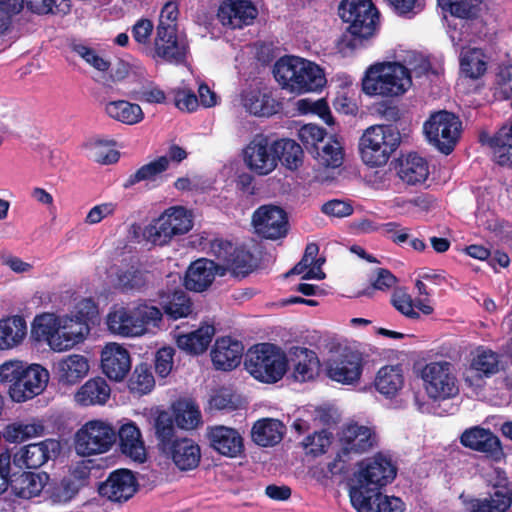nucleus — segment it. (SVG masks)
<instances>
[{
    "instance_id": "obj_1",
    "label": "nucleus",
    "mask_w": 512,
    "mask_h": 512,
    "mask_svg": "<svg viewBox=\"0 0 512 512\" xmlns=\"http://www.w3.org/2000/svg\"><path fill=\"white\" fill-rule=\"evenodd\" d=\"M338 14L347 25L338 41L340 51H354L366 46L375 35L379 13L371 0H343Z\"/></svg>"
},
{
    "instance_id": "obj_2",
    "label": "nucleus",
    "mask_w": 512,
    "mask_h": 512,
    "mask_svg": "<svg viewBox=\"0 0 512 512\" xmlns=\"http://www.w3.org/2000/svg\"><path fill=\"white\" fill-rule=\"evenodd\" d=\"M49 380L48 371L39 364L9 361L0 366V381L9 385L15 402H25L41 394Z\"/></svg>"
},
{
    "instance_id": "obj_3",
    "label": "nucleus",
    "mask_w": 512,
    "mask_h": 512,
    "mask_svg": "<svg viewBox=\"0 0 512 512\" xmlns=\"http://www.w3.org/2000/svg\"><path fill=\"white\" fill-rule=\"evenodd\" d=\"M273 74L282 88L298 94L318 91L326 83L323 70L317 64L296 56L278 59Z\"/></svg>"
},
{
    "instance_id": "obj_4",
    "label": "nucleus",
    "mask_w": 512,
    "mask_h": 512,
    "mask_svg": "<svg viewBox=\"0 0 512 512\" xmlns=\"http://www.w3.org/2000/svg\"><path fill=\"white\" fill-rule=\"evenodd\" d=\"M411 85V71L399 62L375 63L362 79V91L366 95L384 98L401 96Z\"/></svg>"
},
{
    "instance_id": "obj_5",
    "label": "nucleus",
    "mask_w": 512,
    "mask_h": 512,
    "mask_svg": "<svg viewBox=\"0 0 512 512\" xmlns=\"http://www.w3.org/2000/svg\"><path fill=\"white\" fill-rule=\"evenodd\" d=\"M245 369L259 382L274 384L280 381L289 367L286 353L272 343H259L248 349Z\"/></svg>"
},
{
    "instance_id": "obj_6",
    "label": "nucleus",
    "mask_w": 512,
    "mask_h": 512,
    "mask_svg": "<svg viewBox=\"0 0 512 512\" xmlns=\"http://www.w3.org/2000/svg\"><path fill=\"white\" fill-rule=\"evenodd\" d=\"M357 466L356 484L350 489V499L382 491L394 481L398 472L396 463L382 452L362 459Z\"/></svg>"
},
{
    "instance_id": "obj_7",
    "label": "nucleus",
    "mask_w": 512,
    "mask_h": 512,
    "mask_svg": "<svg viewBox=\"0 0 512 512\" xmlns=\"http://www.w3.org/2000/svg\"><path fill=\"white\" fill-rule=\"evenodd\" d=\"M400 143L401 135L395 125L371 126L360 138L361 158L370 167H381L389 161Z\"/></svg>"
},
{
    "instance_id": "obj_8",
    "label": "nucleus",
    "mask_w": 512,
    "mask_h": 512,
    "mask_svg": "<svg viewBox=\"0 0 512 512\" xmlns=\"http://www.w3.org/2000/svg\"><path fill=\"white\" fill-rule=\"evenodd\" d=\"M339 442L340 450L327 464L328 471L333 475L345 472L352 455L365 453L377 446V435L372 428L354 422L342 429Z\"/></svg>"
},
{
    "instance_id": "obj_9",
    "label": "nucleus",
    "mask_w": 512,
    "mask_h": 512,
    "mask_svg": "<svg viewBox=\"0 0 512 512\" xmlns=\"http://www.w3.org/2000/svg\"><path fill=\"white\" fill-rule=\"evenodd\" d=\"M427 142L444 155H450L461 138L462 122L453 112L439 110L423 124Z\"/></svg>"
},
{
    "instance_id": "obj_10",
    "label": "nucleus",
    "mask_w": 512,
    "mask_h": 512,
    "mask_svg": "<svg viewBox=\"0 0 512 512\" xmlns=\"http://www.w3.org/2000/svg\"><path fill=\"white\" fill-rule=\"evenodd\" d=\"M193 227V216L182 206H172L144 230V236L154 245L168 244L173 237L188 233Z\"/></svg>"
},
{
    "instance_id": "obj_11",
    "label": "nucleus",
    "mask_w": 512,
    "mask_h": 512,
    "mask_svg": "<svg viewBox=\"0 0 512 512\" xmlns=\"http://www.w3.org/2000/svg\"><path fill=\"white\" fill-rule=\"evenodd\" d=\"M116 439V430L112 425L102 420H91L76 432L74 447L81 456L103 454L111 449Z\"/></svg>"
},
{
    "instance_id": "obj_12",
    "label": "nucleus",
    "mask_w": 512,
    "mask_h": 512,
    "mask_svg": "<svg viewBox=\"0 0 512 512\" xmlns=\"http://www.w3.org/2000/svg\"><path fill=\"white\" fill-rule=\"evenodd\" d=\"M421 378L430 399L447 400L459 394L458 380L450 362L427 363L421 370Z\"/></svg>"
},
{
    "instance_id": "obj_13",
    "label": "nucleus",
    "mask_w": 512,
    "mask_h": 512,
    "mask_svg": "<svg viewBox=\"0 0 512 512\" xmlns=\"http://www.w3.org/2000/svg\"><path fill=\"white\" fill-rule=\"evenodd\" d=\"M275 141L263 134H256L243 150L246 166L256 175L266 176L278 166Z\"/></svg>"
},
{
    "instance_id": "obj_14",
    "label": "nucleus",
    "mask_w": 512,
    "mask_h": 512,
    "mask_svg": "<svg viewBox=\"0 0 512 512\" xmlns=\"http://www.w3.org/2000/svg\"><path fill=\"white\" fill-rule=\"evenodd\" d=\"M255 231L264 239L277 240L285 237L289 231L286 211L275 205H262L252 215Z\"/></svg>"
},
{
    "instance_id": "obj_15",
    "label": "nucleus",
    "mask_w": 512,
    "mask_h": 512,
    "mask_svg": "<svg viewBox=\"0 0 512 512\" xmlns=\"http://www.w3.org/2000/svg\"><path fill=\"white\" fill-rule=\"evenodd\" d=\"M188 45L178 39L175 24H158L153 58L180 65L186 61Z\"/></svg>"
},
{
    "instance_id": "obj_16",
    "label": "nucleus",
    "mask_w": 512,
    "mask_h": 512,
    "mask_svg": "<svg viewBox=\"0 0 512 512\" xmlns=\"http://www.w3.org/2000/svg\"><path fill=\"white\" fill-rule=\"evenodd\" d=\"M363 362L361 352L346 347L336 358L328 362L327 375L339 383H356L362 375Z\"/></svg>"
},
{
    "instance_id": "obj_17",
    "label": "nucleus",
    "mask_w": 512,
    "mask_h": 512,
    "mask_svg": "<svg viewBox=\"0 0 512 512\" xmlns=\"http://www.w3.org/2000/svg\"><path fill=\"white\" fill-rule=\"evenodd\" d=\"M211 252L226 269L237 276L244 277L252 271L253 255L242 247L229 241L215 240L211 243Z\"/></svg>"
},
{
    "instance_id": "obj_18",
    "label": "nucleus",
    "mask_w": 512,
    "mask_h": 512,
    "mask_svg": "<svg viewBox=\"0 0 512 512\" xmlns=\"http://www.w3.org/2000/svg\"><path fill=\"white\" fill-rule=\"evenodd\" d=\"M206 437L210 447L222 456L237 458L244 453V439L235 428L224 425L208 426Z\"/></svg>"
},
{
    "instance_id": "obj_19",
    "label": "nucleus",
    "mask_w": 512,
    "mask_h": 512,
    "mask_svg": "<svg viewBox=\"0 0 512 512\" xmlns=\"http://www.w3.org/2000/svg\"><path fill=\"white\" fill-rule=\"evenodd\" d=\"M138 483L128 469H117L111 472L106 481L100 483L98 492L113 502H125L137 491Z\"/></svg>"
},
{
    "instance_id": "obj_20",
    "label": "nucleus",
    "mask_w": 512,
    "mask_h": 512,
    "mask_svg": "<svg viewBox=\"0 0 512 512\" xmlns=\"http://www.w3.org/2000/svg\"><path fill=\"white\" fill-rule=\"evenodd\" d=\"M59 449L58 441L46 439L21 447L11 458L13 459V464L20 469H38L44 465L52 455H55Z\"/></svg>"
},
{
    "instance_id": "obj_21",
    "label": "nucleus",
    "mask_w": 512,
    "mask_h": 512,
    "mask_svg": "<svg viewBox=\"0 0 512 512\" xmlns=\"http://www.w3.org/2000/svg\"><path fill=\"white\" fill-rule=\"evenodd\" d=\"M258 11L251 0H227L218 9V19L231 29L242 28L253 23Z\"/></svg>"
},
{
    "instance_id": "obj_22",
    "label": "nucleus",
    "mask_w": 512,
    "mask_h": 512,
    "mask_svg": "<svg viewBox=\"0 0 512 512\" xmlns=\"http://www.w3.org/2000/svg\"><path fill=\"white\" fill-rule=\"evenodd\" d=\"M162 453L171 459L180 471L194 470L201 461L200 446L193 439L187 437L174 439V442Z\"/></svg>"
},
{
    "instance_id": "obj_23",
    "label": "nucleus",
    "mask_w": 512,
    "mask_h": 512,
    "mask_svg": "<svg viewBox=\"0 0 512 512\" xmlns=\"http://www.w3.org/2000/svg\"><path fill=\"white\" fill-rule=\"evenodd\" d=\"M101 368L110 380L122 381L131 368L128 350L117 343L107 344L101 353Z\"/></svg>"
},
{
    "instance_id": "obj_24",
    "label": "nucleus",
    "mask_w": 512,
    "mask_h": 512,
    "mask_svg": "<svg viewBox=\"0 0 512 512\" xmlns=\"http://www.w3.org/2000/svg\"><path fill=\"white\" fill-rule=\"evenodd\" d=\"M215 334V327L211 324H203L190 332H183L176 329L173 338L176 346L188 355H200L204 353Z\"/></svg>"
},
{
    "instance_id": "obj_25",
    "label": "nucleus",
    "mask_w": 512,
    "mask_h": 512,
    "mask_svg": "<svg viewBox=\"0 0 512 512\" xmlns=\"http://www.w3.org/2000/svg\"><path fill=\"white\" fill-rule=\"evenodd\" d=\"M244 352L241 341L230 336L218 338L211 350V360L217 370L230 371L240 363Z\"/></svg>"
},
{
    "instance_id": "obj_26",
    "label": "nucleus",
    "mask_w": 512,
    "mask_h": 512,
    "mask_svg": "<svg viewBox=\"0 0 512 512\" xmlns=\"http://www.w3.org/2000/svg\"><path fill=\"white\" fill-rule=\"evenodd\" d=\"M8 487L12 493L22 499H31L38 496L48 483L50 476L46 472H27L20 474L9 473Z\"/></svg>"
},
{
    "instance_id": "obj_27",
    "label": "nucleus",
    "mask_w": 512,
    "mask_h": 512,
    "mask_svg": "<svg viewBox=\"0 0 512 512\" xmlns=\"http://www.w3.org/2000/svg\"><path fill=\"white\" fill-rule=\"evenodd\" d=\"M350 500L358 512H404L405 510V504L399 497L385 495L382 491L358 495Z\"/></svg>"
},
{
    "instance_id": "obj_28",
    "label": "nucleus",
    "mask_w": 512,
    "mask_h": 512,
    "mask_svg": "<svg viewBox=\"0 0 512 512\" xmlns=\"http://www.w3.org/2000/svg\"><path fill=\"white\" fill-rule=\"evenodd\" d=\"M501 369V355L484 346L477 347L470 354L468 371L476 380L491 378Z\"/></svg>"
},
{
    "instance_id": "obj_29",
    "label": "nucleus",
    "mask_w": 512,
    "mask_h": 512,
    "mask_svg": "<svg viewBox=\"0 0 512 512\" xmlns=\"http://www.w3.org/2000/svg\"><path fill=\"white\" fill-rule=\"evenodd\" d=\"M460 441L463 446L490 456L498 455L502 449L499 438L490 429L478 426L465 430Z\"/></svg>"
},
{
    "instance_id": "obj_30",
    "label": "nucleus",
    "mask_w": 512,
    "mask_h": 512,
    "mask_svg": "<svg viewBox=\"0 0 512 512\" xmlns=\"http://www.w3.org/2000/svg\"><path fill=\"white\" fill-rule=\"evenodd\" d=\"M31 335L36 341H44L52 350L61 352L60 319L54 314L36 316Z\"/></svg>"
},
{
    "instance_id": "obj_31",
    "label": "nucleus",
    "mask_w": 512,
    "mask_h": 512,
    "mask_svg": "<svg viewBox=\"0 0 512 512\" xmlns=\"http://www.w3.org/2000/svg\"><path fill=\"white\" fill-rule=\"evenodd\" d=\"M216 264L214 261L201 258L189 266L184 285L186 289L194 292H203L215 279Z\"/></svg>"
},
{
    "instance_id": "obj_32",
    "label": "nucleus",
    "mask_w": 512,
    "mask_h": 512,
    "mask_svg": "<svg viewBox=\"0 0 512 512\" xmlns=\"http://www.w3.org/2000/svg\"><path fill=\"white\" fill-rule=\"evenodd\" d=\"M242 104L246 111L258 117H270L280 108V104L273 98L270 91L258 88L244 91Z\"/></svg>"
},
{
    "instance_id": "obj_33",
    "label": "nucleus",
    "mask_w": 512,
    "mask_h": 512,
    "mask_svg": "<svg viewBox=\"0 0 512 512\" xmlns=\"http://www.w3.org/2000/svg\"><path fill=\"white\" fill-rule=\"evenodd\" d=\"M290 355L294 366V379L299 382H307L314 379L320 367L317 354L306 347H293Z\"/></svg>"
},
{
    "instance_id": "obj_34",
    "label": "nucleus",
    "mask_w": 512,
    "mask_h": 512,
    "mask_svg": "<svg viewBox=\"0 0 512 512\" xmlns=\"http://www.w3.org/2000/svg\"><path fill=\"white\" fill-rule=\"evenodd\" d=\"M285 431L286 427L280 420L263 418L253 424L251 438L261 447H272L281 442Z\"/></svg>"
},
{
    "instance_id": "obj_35",
    "label": "nucleus",
    "mask_w": 512,
    "mask_h": 512,
    "mask_svg": "<svg viewBox=\"0 0 512 512\" xmlns=\"http://www.w3.org/2000/svg\"><path fill=\"white\" fill-rule=\"evenodd\" d=\"M111 388L102 377L87 380L76 392L75 401L81 406L104 405L110 398Z\"/></svg>"
},
{
    "instance_id": "obj_36",
    "label": "nucleus",
    "mask_w": 512,
    "mask_h": 512,
    "mask_svg": "<svg viewBox=\"0 0 512 512\" xmlns=\"http://www.w3.org/2000/svg\"><path fill=\"white\" fill-rule=\"evenodd\" d=\"M397 174L408 185L421 184L428 178V163L417 153H409L399 159Z\"/></svg>"
},
{
    "instance_id": "obj_37",
    "label": "nucleus",
    "mask_w": 512,
    "mask_h": 512,
    "mask_svg": "<svg viewBox=\"0 0 512 512\" xmlns=\"http://www.w3.org/2000/svg\"><path fill=\"white\" fill-rule=\"evenodd\" d=\"M119 437V445L121 452L131 459L144 462L146 459V451L141 438V432L135 423L130 422L124 424L116 433Z\"/></svg>"
},
{
    "instance_id": "obj_38",
    "label": "nucleus",
    "mask_w": 512,
    "mask_h": 512,
    "mask_svg": "<svg viewBox=\"0 0 512 512\" xmlns=\"http://www.w3.org/2000/svg\"><path fill=\"white\" fill-rule=\"evenodd\" d=\"M374 385L376 390L386 398H394L404 386L402 366L386 365L377 372Z\"/></svg>"
},
{
    "instance_id": "obj_39",
    "label": "nucleus",
    "mask_w": 512,
    "mask_h": 512,
    "mask_svg": "<svg viewBox=\"0 0 512 512\" xmlns=\"http://www.w3.org/2000/svg\"><path fill=\"white\" fill-rule=\"evenodd\" d=\"M136 322L133 309L125 307H114L106 316L108 330L123 337L137 336L139 325H136Z\"/></svg>"
},
{
    "instance_id": "obj_40",
    "label": "nucleus",
    "mask_w": 512,
    "mask_h": 512,
    "mask_svg": "<svg viewBox=\"0 0 512 512\" xmlns=\"http://www.w3.org/2000/svg\"><path fill=\"white\" fill-rule=\"evenodd\" d=\"M27 333L26 321L22 316H9L0 319V350L18 346Z\"/></svg>"
},
{
    "instance_id": "obj_41",
    "label": "nucleus",
    "mask_w": 512,
    "mask_h": 512,
    "mask_svg": "<svg viewBox=\"0 0 512 512\" xmlns=\"http://www.w3.org/2000/svg\"><path fill=\"white\" fill-rule=\"evenodd\" d=\"M90 332V325L75 316L60 319L61 352L84 341Z\"/></svg>"
},
{
    "instance_id": "obj_42",
    "label": "nucleus",
    "mask_w": 512,
    "mask_h": 512,
    "mask_svg": "<svg viewBox=\"0 0 512 512\" xmlns=\"http://www.w3.org/2000/svg\"><path fill=\"white\" fill-rule=\"evenodd\" d=\"M104 110L113 120L127 125L137 124L144 118L140 105L126 100L109 101L105 104Z\"/></svg>"
},
{
    "instance_id": "obj_43",
    "label": "nucleus",
    "mask_w": 512,
    "mask_h": 512,
    "mask_svg": "<svg viewBox=\"0 0 512 512\" xmlns=\"http://www.w3.org/2000/svg\"><path fill=\"white\" fill-rule=\"evenodd\" d=\"M148 284L147 273L135 266L118 269L114 286L122 293L143 291Z\"/></svg>"
},
{
    "instance_id": "obj_44",
    "label": "nucleus",
    "mask_w": 512,
    "mask_h": 512,
    "mask_svg": "<svg viewBox=\"0 0 512 512\" xmlns=\"http://www.w3.org/2000/svg\"><path fill=\"white\" fill-rule=\"evenodd\" d=\"M89 371L88 360L82 355H69L58 364L59 381L75 384Z\"/></svg>"
},
{
    "instance_id": "obj_45",
    "label": "nucleus",
    "mask_w": 512,
    "mask_h": 512,
    "mask_svg": "<svg viewBox=\"0 0 512 512\" xmlns=\"http://www.w3.org/2000/svg\"><path fill=\"white\" fill-rule=\"evenodd\" d=\"M512 504V497L502 491H495L489 498H473L465 503L466 512H506Z\"/></svg>"
},
{
    "instance_id": "obj_46",
    "label": "nucleus",
    "mask_w": 512,
    "mask_h": 512,
    "mask_svg": "<svg viewBox=\"0 0 512 512\" xmlns=\"http://www.w3.org/2000/svg\"><path fill=\"white\" fill-rule=\"evenodd\" d=\"M460 70L465 77L476 80L487 71L486 55L481 48H469L461 54Z\"/></svg>"
},
{
    "instance_id": "obj_47",
    "label": "nucleus",
    "mask_w": 512,
    "mask_h": 512,
    "mask_svg": "<svg viewBox=\"0 0 512 512\" xmlns=\"http://www.w3.org/2000/svg\"><path fill=\"white\" fill-rule=\"evenodd\" d=\"M193 311L189 295L182 289L175 290L167 301L163 302V313L172 320L188 317Z\"/></svg>"
},
{
    "instance_id": "obj_48",
    "label": "nucleus",
    "mask_w": 512,
    "mask_h": 512,
    "mask_svg": "<svg viewBox=\"0 0 512 512\" xmlns=\"http://www.w3.org/2000/svg\"><path fill=\"white\" fill-rule=\"evenodd\" d=\"M276 154L279 156L278 162L289 170L298 169L303 162L302 147L292 139L275 140Z\"/></svg>"
},
{
    "instance_id": "obj_49",
    "label": "nucleus",
    "mask_w": 512,
    "mask_h": 512,
    "mask_svg": "<svg viewBox=\"0 0 512 512\" xmlns=\"http://www.w3.org/2000/svg\"><path fill=\"white\" fill-rule=\"evenodd\" d=\"M175 423V418L167 411H160L154 418V433L161 452L177 438L175 437Z\"/></svg>"
},
{
    "instance_id": "obj_50",
    "label": "nucleus",
    "mask_w": 512,
    "mask_h": 512,
    "mask_svg": "<svg viewBox=\"0 0 512 512\" xmlns=\"http://www.w3.org/2000/svg\"><path fill=\"white\" fill-rule=\"evenodd\" d=\"M155 386L152 367L148 363L136 365L128 380V388L131 393L140 396L148 394Z\"/></svg>"
},
{
    "instance_id": "obj_51",
    "label": "nucleus",
    "mask_w": 512,
    "mask_h": 512,
    "mask_svg": "<svg viewBox=\"0 0 512 512\" xmlns=\"http://www.w3.org/2000/svg\"><path fill=\"white\" fill-rule=\"evenodd\" d=\"M168 167L169 160L167 156H160L141 166L135 173L131 174L123 184V187L130 188L141 181L155 180L156 177L165 172Z\"/></svg>"
},
{
    "instance_id": "obj_52",
    "label": "nucleus",
    "mask_w": 512,
    "mask_h": 512,
    "mask_svg": "<svg viewBox=\"0 0 512 512\" xmlns=\"http://www.w3.org/2000/svg\"><path fill=\"white\" fill-rule=\"evenodd\" d=\"M315 158L325 167L337 168L343 162V148L334 136H329L313 153Z\"/></svg>"
},
{
    "instance_id": "obj_53",
    "label": "nucleus",
    "mask_w": 512,
    "mask_h": 512,
    "mask_svg": "<svg viewBox=\"0 0 512 512\" xmlns=\"http://www.w3.org/2000/svg\"><path fill=\"white\" fill-rule=\"evenodd\" d=\"M133 312L136 325H139L137 336L144 334L148 326L159 327L162 322L163 312L155 306L140 303L133 308Z\"/></svg>"
},
{
    "instance_id": "obj_54",
    "label": "nucleus",
    "mask_w": 512,
    "mask_h": 512,
    "mask_svg": "<svg viewBox=\"0 0 512 512\" xmlns=\"http://www.w3.org/2000/svg\"><path fill=\"white\" fill-rule=\"evenodd\" d=\"M298 137L306 150L313 154L329 136L325 128L309 123L299 129Z\"/></svg>"
},
{
    "instance_id": "obj_55",
    "label": "nucleus",
    "mask_w": 512,
    "mask_h": 512,
    "mask_svg": "<svg viewBox=\"0 0 512 512\" xmlns=\"http://www.w3.org/2000/svg\"><path fill=\"white\" fill-rule=\"evenodd\" d=\"M70 47L72 52L77 54L94 69L100 72H106L109 70L111 66L110 61L102 57L96 49L82 43H72Z\"/></svg>"
},
{
    "instance_id": "obj_56",
    "label": "nucleus",
    "mask_w": 512,
    "mask_h": 512,
    "mask_svg": "<svg viewBox=\"0 0 512 512\" xmlns=\"http://www.w3.org/2000/svg\"><path fill=\"white\" fill-rule=\"evenodd\" d=\"M438 5L450 12L452 16L461 19L473 18L475 12V2L477 0H437Z\"/></svg>"
},
{
    "instance_id": "obj_57",
    "label": "nucleus",
    "mask_w": 512,
    "mask_h": 512,
    "mask_svg": "<svg viewBox=\"0 0 512 512\" xmlns=\"http://www.w3.org/2000/svg\"><path fill=\"white\" fill-rule=\"evenodd\" d=\"M174 418L179 428L194 429L201 423V412L196 405L186 403L182 408L176 409Z\"/></svg>"
},
{
    "instance_id": "obj_58",
    "label": "nucleus",
    "mask_w": 512,
    "mask_h": 512,
    "mask_svg": "<svg viewBox=\"0 0 512 512\" xmlns=\"http://www.w3.org/2000/svg\"><path fill=\"white\" fill-rule=\"evenodd\" d=\"M398 16L411 19L425 8V0H383Z\"/></svg>"
},
{
    "instance_id": "obj_59",
    "label": "nucleus",
    "mask_w": 512,
    "mask_h": 512,
    "mask_svg": "<svg viewBox=\"0 0 512 512\" xmlns=\"http://www.w3.org/2000/svg\"><path fill=\"white\" fill-rule=\"evenodd\" d=\"M391 304L398 312L409 319L417 320L420 318L419 312L415 310V303L405 291H394L391 296Z\"/></svg>"
},
{
    "instance_id": "obj_60",
    "label": "nucleus",
    "mask_w": 512,
    "mask_h": 512,
    "mask_svg": "<svg viewBox=\"0 0 512 512\" xmlns=\"http://www.w3.org/2000/svg\"><path fill=\"white\" fill-rule=\"evenodd\" d=\"M512 95V65L499 69L495 79L494 96L498 100H508Z\"/></svg>"
},
{
    "instance_id": "obj_61",
    "label": "nucleus",
    "mask_w": 512,
    "mask_h": 512,
    "mask_svg": "<svg viewBox=\"0 0 512 512\" xmlns=\"http://www.w3.org/2000/svg\"><path fill=\"white\" fill-rule=\"evenodd\" d=\"M112 142L107 140H95L90 144L91 157L95 162L100 164H113L119 160L120 153L114 149H108L106 152L104 148H107Z\"/></svg>"
},
{
    "instance_id": "obj_62",
    "label": "nucleus",
    "mask_w": 512,
    "mask_h": 512,
    "mask_svg": "<svg viewBox=\"0 0 512 512\" xmlns=\"http://www.w3.org/2000/svg\"><path fill=\"white\" fill-rule=\"evenodd\" d=\"M175 349L165 346L157 350L155 354V371L158 376L164 378L168 376L173 368V358Z\"/></svg>"
},
{
    "instance_id": "obj_63",
    "label": "nucleus",
    "mask_w": 512,
    "mask_h": 512,
    "mask_svg": "<svg viewBox=\"0 0 512 512\" xmlns=\"http://www.w3.org/2000/svg\"><path fill=\"white\" fill-rule=\"evenodd\" d=\"M174 104L181 111L193 112L198 108L199 101L196 94L189 89H173Z\"/></svg>"
},
{
    "instance_id": "obj_64",
    "label": "nucleus",
    "mask_w": 512,
    "mask_h": 512,
    "mask_svg": "<svg viewBox=\"0 0 512 512\" xmlns=\"http://www.w3.org/2000/svg\"><path fill=\"white\" fill-rule=\"evenodd\" d=\"M329 443L330 440L326 431L314 432L312 435L306 436L303 440V445L308 449V453L314 456L325 453Z\"/></svg>"
}]
</instances>
